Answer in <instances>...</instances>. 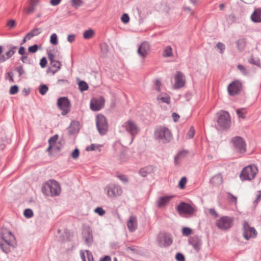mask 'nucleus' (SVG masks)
Instances as JSON below:
<instances>
[{"mask_svg": "<svg viewBox=\"0 0 261 261\" xmlns=\"http://www.w3.org/2000/svg\"><path fill=\"white\" fill-rule=\"evenodd\" d=\"M16 246V241L12 233L8 230H5L0 234V249L6 253L11 251V247Z\"/></svg>", "mask_w": 261, "mask_h": 261, "instance_id": "obj_1", "label": "nucleus"}, {"mask_svg": "<svg viewBox=\"0 0 261 261\" xmlns=\"http://www.w3.org/2000/svg\"><path fill=\"white\" fill-rule=\"evenodd\" d=\"M42 192L46 196L55 197L60 195L61 189L59 183L52 179L43 185Z\"/></svg>", "mask_w": 261, "mask_h": 261, "instance_id": "obj_2", "label": "nucleus"}, {"mask_svg": "<svg viewBox=\"0 0 261 261\" xmlns=\"http://www.w3.org/2000/svg\"><path fill=\"white\" fill-rule=\"evenodd\" d=\"M154 136L155 139L164 143L170 142L172 139L171 132L164 126H160L155 129Z\"/></svg>", "mask_w": 261, "mask_h": 261, "instance_id": "obj_3", "label": "nucleus"}, {"mask_svg": "<svg viewBox=\"0 0 261 261\" xmlns=\"http://www.w3.org/2000/svg\"><path fill=\"white\" fill-rule=\"evenodd\" d=\"M217 123L219 129L221 130L228 129L231 124L230 118L228 113L221 111L217 113Z\"/></svg>", "mask_w": 261, "mask_h": 261, "instance_id": "obj_4", "label": "nucleus"}, {"mask_svg": "<svg viewBox=\"0 0 261 261\" xmlns=\"http://www.w3.org/2000/svg\"><path fill=\"white\" fill-rule=\"evenodd\" d=\"M258 172V169L255 165H250L244 167L241 174L240 178L242 180H251Z\"/></svg>", "mask_w": 261, "mask_h": 261, "instance_id": "obj_5", "label": "nucleus"}, {"mask_svg": "<svg viewBox=\"0 0 261 261\" xmlns=\"http://www.w3.org/2000/svg\"><path fill=\"white\" fill-rule=\"evenodd\" d=\"M121 128L130 135L132 137L131 142H133L135 137L140 131V128L136 123L130 119L123 123Z\"/></svg>", "mask_w": 261, "mask_h": 261, "instance_id": "obj_6", "label": "nucleus"}, {"mask_svg": "<svg viewBox=\"0 0 261 261\" xmlns=\"http://www.w3.org/2000/svg\"><path fill=\"white\" fill-rule=\"evenodd\" d=\"M105 192L107 196L110 198H115L120 196L123 193V190L119 185L111 183L105 188Z\"/></svg>", "mask_w": 261, "mask_h": 261, "instance_id": "obj_7", "label": "nucleus"}, {"mask_svg": "<svg viewBox=\"0 0 261 261\" xmlns=\"http://www.w3.org/2000/svg\"><path fill=\"white\" fill-rule=\"evenodd\" d=\"M96 125L98 132L101 135H105L108 132V123L106 118L102 114H98L96 117Z\"/></svg>", "mask_w": 261, "mask_h": 261, "instance_id": "obj_8", "label": "nucleus"}, {"mask_svg": "<svg viewBox=\"0 0 261 261\" xmlns=\"http://www.w3.org/2000/svg\"><path fill=\"white\" fill-rule=\"evenodd\" d=\"M156 241L160 247L166 248L172 244V236L168 233H160L156 237Z\"/></svg>", "mask_w": 261, "mask_h": 261, "instance_id": "obj_9", "label": "nucleus"}, {"mask_svg": "<svg viewBox=\"0 0 261 261\" xmlns=\"http://www.w3.org/2000/svg\"><path fill=\"white\" fill-rule=\"evenodd\" d=\"M233 218L228 216H223L216 222V226L222 230H226L233 225Z\"/></svg>", "mask_w": 261, "mask_h": 261, "instance_id": "obj_10", "label": "nucleus"}, {"mask_svg": "<svg viewBox=\"0 0 261 261\" xmlns=\"http://www.w3.org/2000/svg\"><path fill=\"white\" fill-rule=\"evenodd\" d=\"M231 142L232 144L234 149L238 152L242 153L246 151V143L244 139L239 136H236L231 139Z\"/></svg>", "mask_w": 261, "mask_h": 261, "instance_id": "obj_11", "label": "nucleus"}, {"mask_svg": "<svg viewBox=\"0 0 261 261\" xmlns=\"http://www.w3.org/2000/svg\"><path fill=\"white\" fill-rule=\"evenodd\" d=\"M243 237L246 240L253 238H255L257 236V231L253 227H250L247 222L245 221L243 224Z\"/></svg>", "mask_w": 261, "mask_h": 261, "instance_id": "obj_12", "label": "nucleus"}, {"mask_svg": "<svg viewBox=\"0 0 261 261\" xmlns=\"http://www.w3.org/2000/svg\"><path fill=\"white\" fill-rule=\"evenodd\" d=\"M57 105L62 111V115H65L69 112L70 110V102L67 97H62L59 98L58 99Z\"/></svg>", "mask_w": 261, "mask_h": 261, "instance_id": "obj_13", "label": "nucleus"}, {"mask_svg": "<svg viewBox=\"0 0 261 261\" xmlns=\"http://www.w3.org/2000/svg\"><path fill=\"white\" fill-rule=\"evenodd\" d=\"M176 209L180 215H192L195 211V208L193 206L185 202H180L177 206Z\"/></svg>", "mask_w": 261, "mask_h": 261, "instance_id": "obj_14", "label": "nucleus"}, {"mask_svg": "<svg viewBox=\"0 0 261 261\" xmlns=\"http://www.w3.org/2000/svg\"><path fill=\"white\" fill-rule=\"evenodd\" d=\"M242 88L241 82L239 80H235L228 86V93L231 96L236 95L240 92Z\"/></svg>", "mask_w": 261, "mask_h": 261, "instance_id": "obj_15", "label": "nucleus"}, {"mask_svg": "<svg viewBox=\"0 0 261 261\" xmlns=\"http://www.w3.org/2000/svg\"><path fill=\"white\" fill-rule=\"evenodd\" d=\"M105 102V99L102 97L93 98L90 101V108L93 111H99L104 107Z\"/></svg>", "mask_w": 261, "mask_h": 261, "instance_id": "obj_16", "label": "nucleus"}, {"mask_svg": "<svg viewBox=\"0 0 261 261\" xmlns=\"http://www.w3.org/2000/svg\"><path fill=\"white\" fill-rule=\"evenodd\" d=\"M39 3V0H29L28 5L23 8V11L28 15L33 14Z\"/></svg>", "mask_w": 261, "mask_h": 261, "instance_id": "obj_17", "label": "nucleus"}, {"mask_svg": "<svg viewBox=\"0 0 261 261\" xmlns=\"http://www.w3.org/2000/svg\"><path fill=\"white\" fill-rule=\"evenodd\" d=\"M175 84L174 88L179 89L184 86L185 84V76L180 71H177L175 76Z\"/></svg>", "mask_w": 261, "mask_h": 261, "instance_id": "obj_18", "label": "nucleus"}, {"mask_svg": "<svg viewBox=\"0 0 261 261\" xmlns=\"http://www.w3.org/2000/svg\"><path fill=\"white\" fill-rule=\"evenodd\" d=\"M150 45L147 42H142L138 48V54L142 58L146 57L150 51Z\"/></svg>", "mask_w": 261, "mask_h": 261, "instance_id": "obj_19", "label": "nucleus"}, {"mask_svg": "<svg viewBox=\"0 0 261 261\" xmlns=\"http://www.w3.org/2000/svg\"><path fill=\"white\" fill-rule=\"evenodd\" d=\"M127 226L130 232H134L138 228V222L137 217L132 215L129 217L127 222Z\"/></svg>", "mask_w": 261, "mask_h": 261, "instance_id": "obj_20", "label": "nucleus"}, {"mask_svg": "<svg viewBox=\"0 0 261 261\" xmlns=\"http://www.w3.org/2000/svg\"><path fill=\"white\" fill-rule=\"evenodd\" d=\"M173 198L172 196H166L160 197L157 201L159 207H162L167 205L170 200Z\"/></svg>", "mask_w": 261, "mask_h": 261, "instance_id": "obj_21", "label": "nucleus"}, {"mask_svg": "<svg viewBox=\"0 0 261 261\" xmlns=\"http://www.w3.org/2000/svg\"><path fill=\"white\" fill-rule=\"evenodd\" d=\"M189 242L197 251L199 250V247L201 244L200 240L197 237H193L190 238L189 240Z\"/></svg>", "mask_w": 261, "mask_h": 261, "instance_id": "obj_22", "label": "nucleus"}, {"mask_svg": "<svg viewBox=\"0 0 261 261\" xmlns=\"http://www.w3.org/2000/svg\"><path fill=\"white\" fill-rule=\"evenodd\" d=\"M251 19L254 22H261V8L255 9L251 16Z\"/></svg>", "mask_w": 261, "mask_h": 261, "instance_id": "obj_23", "label": "nucleus"}, {"mask_svg": "<svg viewBox=\"0 0 261 261\" xmlns=\"http://www.w3.org/2000/svg\"><path fill=\"white\" fill-rule=\"evenodd\" d=\"M210 182L214 186H219L223 182V177L221 173H218L213 177L210 180Z\"/></svg>", "mask_w": 261, "mask_h": 261, "instance_id": "obj_24", "label": "nucleus"}, {"mask_svg": "<svg viewBox=\"0 0 261 261\" xmlns=\"http://www.w3.org/2000/svg\"><path fill=\"white\" fill-rule=\"evenodd\" d=\"M83 235L85 243L88 245L91 244L93 241V236L92 231L90 230V229H88L85 231Z\"/></svg>", "mask_w": 261, "mask_h": 261, "instance_id": "obj_25", "label": "nucleus"}, {"mask_svg": "<svg viewBox=\"0 0 261 261\" xmlns=\"http://www.w3.org/2000/svg\"><path fill=\"white\" fill-rule=\"evenodd\" d=\"M153 172V167L152 166H147L140 169L139 174L142 177H146L148 174Z\"/></svg>", "mask_w": 261, "mask_h": 261, "instance_id": "obj_26", "label": "nucleus"}, {"mask_svg": "<svg viewBox=\"0 0 261 261\" xmlns=\"http://www.w3.org/2000/svg\"><path fill=\"white\" fill-rule=\"evenodd\" d=\"M86 256L85 254V253L81 251L80 253L81 258L83 261H94V258L92 253L88 251H86Z\"/></svg>", "mask_w": 261, "mask_h": 261, "instance_id": "obj_27", "label": "nucleus"}, {"mask_svg": "<svg viewBox=\"0 0 261 261\" xmlns=\"http://www.w3.org/2000/svg\"><path fill=\"white\" fill-rule=\"evenodd\" d=\"M156 99L158 101L161 100L162 102L166 103L167 104H169L170 102V97L166 93L162 94L158 96Z\"/></svg>", "mask_w": 261, "mask_h": 261, "instance_id": "obj_28", "label": "nucleus"}, {"mask_svg": "<svg viewBox=\"0 0 261 261\" xmlns=\"http://www.w3.org/2000/svg\"><path fill=\"white\" fill-rule=\"evenodd\" d=\"M188 153V152L187 150H182L180 151L174 158L175 164L177 165L181 158H184L186 156Z\"/></svg>", "mask_w": 261, "mask_h": 261, "instance_id": "obj_29", "label": "nucleus"}, {"mask_svg": "<svg viewBox=\"0 0 261 261\" xmlns=\"http://www.w3.org/2000/svg\"><path fill=\"white\" fill-rule=\"evenodd\" d=\"M172 48L171 46H167L164 50L163 56L164 57H170L172 56Z\"/></svg>", "mask_w": 261, "mask_h": 261, "instance_id": "obj_30", "label": "nucleus"}, {"mask_svg": "<svg viewBox=\"0 0 261 261\" xmlns=\"http://www.w3.org/2000/svg\"><path fill=\"white\" fill-rule=\"evenodd\" d=\"M248 62L251 64L260 67V60L258 58H254L251 56L248 60Z\"/></svg>", "mask_w": 261, "mask_h": 261, "instance_id": "obj_31", "label": "nucleus"}, {"mask_svg": "<svg viewBox=\"0 0 261 261\" xmlns=\"http://www.w3.org/2000/svg\"><path fill=\"white\" fill-rule=\"evenodd\" d=\"M94 34V32L92 29H89L84 32L83 37L85 39H89L92 37Z\"/></svg>", "mask_w": 261, "mask_h": 261, "instance_id": "obj_32", "label": "nucleus"}, {"mask_svg": "<svg viewBox=\"0 0 261 261\" xmlns=\"http://www.w3.org/2000/svg\"><path fill=\"white\" fill-rule=\"evenodd\" d=\"M16 49V46H11L9 50L6 53L7 58H10L15 53Z\"/></svg>", "mask_w": 261, "mask_h": 261, "instance_id": "obj_33", "label": "nucleus"}, {"mask_svg": "<svg viewBox=\"0 0 261 261\" xmlns=\"http://www.w3.org/2000/svg\"><path fill=\"white\" fill-rule=\"evenodd\" d=\"M70 4L72 7L77 9L82 5L83 1L82 0H71Z\"/></svg>", "mask_w": 261, "mask_h": 261, "instance_id": "obj_34", "label": "nucleus"}, {"mask_svg": "<svg viewBox=\"0 0 261 261\" xmlns=\"http://www.w3.org/2000/svg\"><path fill=\"white\" fill-rule=\"evenodd\" d=\"M237 68L241 71V72L244 75H247L249 74L248 70L245 66L239 64L237 66Z\"/></svg>", "mask_w": 261, "mask_h": 261, "instance_id": "obj_35", "label": "nucleus"}, {"mask_svg": "<svg viewBox=\"0 0 261 261\" xmlns=\"http://www.w3.org/2000/svg\"><path fill=\"white\" fill-rule=\"evenodd\" d=\"M79 87L81 91L87 90L88 89V84L84 81H81L79 84Z\"/></svg>", "mask_w": 261, "mask_h": 261, "instance_id": "obj_36", "label": "nucleus"}, {"mask_svg": "<svg viewBox=\"0 0 261 261\" xmlns=\"http://www.w3.org/2000/svg\"><path fill=\"white\" fill-rule=\"evenodd\" d=\"M50 42L53 45H57L58 43V36L56 33H53L50 38Z\"/></svg>", "mask_w": 261, "mask_h": 261, "instance_id": "obj_37", "label": "nucleus"}, {"mask_svg": "<svg viewBox=\"0 0 261 261\" xmlns=\"http://www.w3.org/2000/svg\"><path fill=\"white\" fill-rule=\"evenodd\" d=\"M48 90V87L45 85H41L39 89L40 93L42 95H45L47 92Z\"/></svg>", "mask_w": 261, "mask_h": 261, "instance_id": "obj_38", "label": "nucleus"}, {"mask_svg": "<svg viewBox=\"0 0 261 261\" xmlns=\"http://www.w3.org/2000/svg\"><path fill=\"white\" fill-rule=\"evenodd\" d=\"M117 177L124 184H127L128 181L127 176L125 175L117 174Z\"/></svg>", "mask_w": 261, "mask_h": 261, "instance_id": "obj_39", "label": "nucleus"}, {"mask_svg": "<svg viewBox=\"0 0 261 261\" xmlns=\"http://www.w3.org/2000/svg\"><path fill=\"white\" fill-rule=\"evenodd\" d=\"M23 215L26 218H30L33 216V211L30 208L26 209L24 211Z\"/></svg>", "mask_w": 261, "mask_h": 261, "instance_id": "obj_40", "label": "nucleus"}, {"mask_svg": "<svg viewBox=\"0 0 261 261\" xmlns=\"http://www.w3.org/2000/svg\"><path fill=\"white\" fill-rule=\"evenodd\" d=\"M187 181V178L186 177H182L179 182L178 186L180 188V189H182L185 187V185L186 184Z\"/></svg>", "mask_w": 261, "mask_h": 261, "instance_id": "obj_41", "label": "nucleus"}, {"mask_svg": "<svg viewBox=\"0 0 261 261\" xmlns=\"http://www.w3.org/2000/svg\"><path fill=\"white\" fill-rule=\"evenodd\" d=\"M182 233L184 236H190L192 233V229L189 227H184L182 229Z\"/></svg>", "mask_w": 261, "mask_h": 261, "instance_id": "obj_42", "label": "nucleus"}, {"mask_svg": "<svg viewBox=\"0 0 261 261\" xmlns=\"http://www.w3.org/2000/svg\"><path fill=\"white\" fill-rule=\"evenodd\" d=\"M121 20L124 23H127L129 21L128 15L126 13H124L121 17Z\"/></svg>", "mask_w": 261, "mask_h": 261, "instance_id": "obj_43", "label": "nucleus"}, {"mask_svg": "<svg viewBox=\"0 0 261 261\" xmlns=\"http://www.w3.org/2000/svg\"><path fill=\"white\" fill-rule=\"evenodd\" d=\"M194 134H195L194 128L193 126H191L188 132L187 133V136L189 139H191L194 137Z\"/></svg>", "mask_w": 261, "mask_h": 261, "instance_id": "obj_44", "label": "nucleus"}, {"mask_svg": "<svg viewBox=\"0 0 261 261\" xmlns=\"http://www.w3.org/2000/svg\"><path fill=\"white\" fill-rule=\"evenodd\" d=\"M58 136L57 135H56L53 137H51L48 140V143L50 145H52L53 146L55 145V143L57 141Z\"/></svg>", "mask_w": 261, "mask_h": 261, "instance_id": "obj_45", "label": "nucleus"}, {"mask_svg": "<svg viewBox=\"0 0 261 261\" xmlns=\"http://www.w3.org/2000/svg\"><path fill=\"white\" fill-rule=\"evenodd\" d=\"M227 194L229 196L228 198L229 199L230 201L236 204L237 203V197L233 195L230 193H227Z\"/></svg>", "mask_w": 261, "mask_h": 261, "instance_id": "obj_46", "label": "nucleus"}, {"mask_svg": "<svg viewBox=\"0 0 261 261\" xmlns=\"http://www.w3.org/2000/svg\"><path fill=\"white\" fill-rule=\"evenodd\" d=\"M52 67L57 68V70H59L61 66V64L60 62L55 60L50 63Z\"/></svg>", "mask_w": 261, "mask_h": 261, "instance_id": "obj_47", "label": "nucleus"}, {"mask_svg": "<svg viewBox=\"0 0 261 261\" xmlns=\"http://www.w3.org/2000/svg\"><path fill=\"white\" fill-rule=\"evenodd\" d=\"M18 91V87L17 85H14L12 86L10 89V93L11 94H15Z\"/></svg>", "mask_w": 261, "mask_h": 261, "instance_id": "obj_48", "label": "nucleus"}, {"mask_svg": "<svg viewBox=\"0 0 261 261\" xmlns=\"http://www.w3.org/2000/svg\"><path fill=\"white\" fill-rule=\"evenodd\" d=\"M237 113L239 117H241L243 119L245 118V114L246 112L243 109H238L237 110Z\"/></svg>", "mask_w": 261, "mask_h": 261, "instance_id": "obj_49", "label": "nucleus"}, {"mask_svg": "<svg viewBox=\"0 0 261 261\" xmlns=\"http://www.w3.org/2000/svg\"><path fill=\"white\" fill-rule=\"evenodd\" d=\"M94 212L100 216H102L105 214V211L101 207H97L94 210Z\"/></svg>", "mask_w": 261, "mask_h": 261, "instance_id": "obj_50", "label": "nucleus"}, {"mask_svg": "<svg viewBox=\"0 0 261 261\" xmlns=\"http://www.w3.org/2000/svg\"><path fill=\"white\" fill-rule=\"evenodd\" d=\"M30 32L32 33V35H33V36H37L41 33V28H35V29L32 30V31H31Z\"/></svg>", "mask_w": 261, "mask_h": 261, "instance_id": "obj_51", "label": "nucleus"}, {"mask_svg": "<svg viewBox=\"0 0 261 261\" xmlns=\"http://www.w3.org/2000/svg\"><path fill=\"white\" fill-rule=\"evenodd\" d=\"M38 48V45L37 44H34L33 46H30L28 48V50L30 53H35L37 51Z\"/></svg>", "mask_w": 261, "mask_h": 261, "instance_id": "obj_52", "label": "nucleus"}, {"mask_svg": "<svg viewBox=\"0 0 261 261\" xmlns=\"http://www.w3.org/2000/svg\"><path fill=\"white\" fill-rule=\"evenodd\" d=\"M175 258L177 261H184L185 259L184 255L181 253H177L176 254Z\"/></svg>", "mask_w": 261, "mask_h": 261, "instance_id": "obj_53", "label": "nucleus"}, {"mask_svg": "<svg viewBox=\"0 0 261 261\" xmlns=\"http://www.w3.org/2000/svg\"><path fill=\"white\" fill-rule=\"evenodd\" d=\"M161 83L160 80H156L155 82L154 88L158 91H161Z\"/></svg>", "mask_w": 261, "mask_h": 261, "instance_id": "obj_54", "label": "nucleus"}, {"mask_svg": "<svg viewBox=\"0 0 261 261\" xmlns=\"http://www.w3.org/2000/svg\"><path fill=\"white\" fill-rule=\"evenodd\" d=\"M236 43L238 49H241V47L242 46L243 48L244 46L245 41L244 39H240L237 41Z\"/></svg>", "mask_w": 261, "mask_h": 261, "instance_id": "obj_55", "label": "nucleus"}, {"mask_svg": "<svg viewBox=\"0 0 261 261\" xmlns=\"http://www.w3.org/2000/svg\"><path fill=\"white\" fill-rule=\"evenodd\" d=\"M80 152L77 148H75L71 153V156L74 159H76L79 156Z\"/></svg>", "mask_w": 261, "mask_h": 261, "instance_id": "obj_56", "label": "nucleus"}, {"mask_svg": "<svg viewBox=\"0 0 261 261\" xmlns=\"http://www.w3.org/2000/svg\"><path fill=\"white\" fill-rule=\"evenodd\" d=\"M16 70L18 72L19 76L25 73V71L22 66H19L16 67Z\"/></svg>", "mask_w": 261, "mask_h": 261, "instance_id": "obj_57", "label": "nucleus"}, {"mask_svg": "<svg viewBox=\"0 0 261 261\" xmlns=\"http://www.w3.org/2000/svg\"><path fill=\"white\" fill-rule=\"evenodd\" d=\"M7 25L8 26V27L9 28V29H12V28H14L16 25V23H15V20H12V19L10 20L9 21H8Z\"/></svg>", "mask_w": 261, "mask_h": 261, "instance_id": "obj_58", "label": "nucleus"}, {"mask_svg": "<svg viewBox=\"0 0 261 261\" xmlns=\"http://www.w3.org/2000/svg\"><path fill=\"white\" fill-rule=\"evenodd\" d=\"M47 60L45 57H43L41 60L40 62V66L42 68H44L46 67L47 64Z\"/></svg>", "mask_w": 261, "mask_h": 261, "instance_id": "obj_59", "label": "nucleus"}, {"mask_svg": "<svg viewBox=\"0 0 261 261\" xmlns=\"http://www.w3.org/2000/svg\"><path fill=\"white\" fill-rule=\"evenodd\" d=\"M217 47L221 50V53H223L225 48V45L221 42H219L217 43Z\"/></svg>", "mask_w": 261, "mask_h": 261, "instance_id": "obj_60", "label": "nucleus"}, {"mask_svg": "<svg viewBox=\"0 0 261 261\" xmlns=\"http://www.w3.org/2000/svg\"><path fill=\"white\" fill-rule=\"evenodd\" d=\"M57 84L58 85H67L69 84V82L67 80L62 79V80H59L57 82Z\"/></svg>", "mask_w": 261, "mask_h": 261, "instance_id": "obj_61", "label": "nucleus"}, {"mask_svg": "<svg viewBox=\"0 0 261 261\" xmlns=\"http://www.w3.org/2000/svg\"><path fill=\"white\" fill-rule=\"evenodd\" d=\"M209 213L212 216H214L215 218H217L218 216L217 213L216 212V210L214 208H210L209 210Z\"/></svg>", "mask_w": 261, "mask_h": 261, "instance_id": "obj_62", "label": "nucleus"}, {"mask_svg": "<svg viewBox=\"0 0 261 261\" xmlns=\"http://www.w3.org/2000/svg\"><path fill=\"white\" fill-rule=\"evenodd\" d=\"M75 38V35H73V34L69 35L67 37V40L69 42L72 43L74 41Z\"/></svg>", "mask_w": 261, "mask_h": 261, "instance_id": "obj_63", "label": "nucleus"}, {"mask_svg": "<svg viewBox=\"0 0 261 261\" xmlns=\"http://www.w3.org/2000/svg\"><path fill=\"white\" fill-rule=\"evenodd\" d=\"M61 0H50V3L52 6H55L59 5Z\"/></svg>", "mask_w": 261, "mask_h": 261, "instance_id": "obj_64", "label": "nucleus"}]
</instances>
